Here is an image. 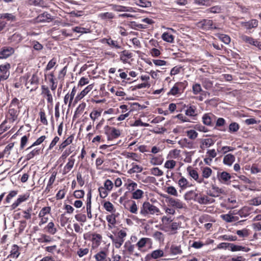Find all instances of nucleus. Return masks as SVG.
<instances>
[{"label": "nucleus", "instance_id": "nucleus-1", "mask_svg": "<svg viewBox=\"0 0 261 261\" xmlns=\"http://www.w3.org/2000/svg\"><path fill=\"white\" fill-rule=\"evenodd\" d=\"M139 214L142 217L149 218L151 216L161 215V212L156 206L148 201H145L140 207Z\"/></svg>", "mask_w": 261, "mask_h": 261}, {"label": "nucleus", "instance_id": "nucleus-2", "mask_svg": "<svg viewBox=\"0 0 261 261\" xmlns=\"http://www.w3.org/2000/svg\"><path fill=\"white\" fill-rule=\"evenodd\" d=\"M25 86L27 89H30V91H35L38 87L39 77L36 73L32 75L31 77L25 82Z\"/></svg>", "mask_w": 261, "mask_h": 261}, {"label": "nucleus", "instance_id": "nucleus-3", "mask_svg": "<svg viewBox=\"0 0 261 261\" xmlns=\"http://www.w3.org/2000/svg\"><path fill=\"white\" fill-rule=\"evenodd\" d=\"M105 130L107 135L110 134L108 138L109 140L117 138L121 135L119 129L113 127H110L108 125L105 127Z\"/></svg>", "mask_w": 261, "mask_h": 261}, {"label": "nucleus", "instance_id": "nucleus-4", "mask_svg": "<svg viewBox=\"0 0 261 261\" xmlns=\"http://www.w3.org/2000/svg\"><path fill=\"white\" fill-rule=\"evenodd\" d=\"M19 113V107L11 108L9 107L7 118L10 122H14L18 118Z\"/></svg>", "mask_w": 261, "mask_h": 261}, {"label": "nucleus", "instance_id": "nucleus-5", "mask_svg": "<svg viewBox=\"0 0 261 261\" xmlns=\"http://www.w3.org/2000/svg\"><path fill=\"white\" fill-rule=\"evenodd\" d=\"M15 49L10 46H5L0 50V59H6L14 54Z\"/></svg>", "mask_w": 261, "mask_h": 261}, {"label": "nucleus", "instance_id": "nucleus-6", "mask_svg": "<svg viewBox=\"0 0 261 261\" xmlns=\"http://www.w3.org/2000/svg\"><path fill=\"white\" fill-rule=\"evenodd\" d=\"M240 38L245 43L254 45L261 49V41H257L251 37L245 35H242L240 36Z\"/></svg>", "mask_w": 261, "mask_h": 261}, {"label": "nucleus", "instance_id": "nucleus-7", "mask_svg": "<svg viewBox=\"0 0 261 261\" xmlns=\"http://www.w3.org/2000/svg\"><path fill=\"white\" fill-rule=\"evenodd\" d=\"M216 27H213V34L217 37L220 41L223 42L226 44H228L230 42V37L226 34H222L220 32H215L217 29H219Z\"/></svg>", "mask_w": 261, "mask_h": 261}, {"label": "nucleus", "instance_id": "nucleus-8", "mask_svg": "<svg viewBox=\"0 0 261 261\" xmlns=\"http://www.w3.org/2000/svg\"><path fill=\"white\" fill-rule=\"evenodd\" d=\"M41 94L43 97L46 98L47 103L52 105L53 98L49 88L45 85L41 86Z\"/></svg>", "mask_w": 261, "mask_h": 261}, {"label": "nucleus", "instance_id": "nucleus-9", "mask_svg": "<svg viewBox=\"0 0 261 261\" xmlns=\"http://www.w3.org/2000/svg\"><path fill=\"white\" fill-rule=\"evenodd\" d=\"M29 198V194H28V193L19 195L17 199L10 206L11 210H13L15 209L21 203L27 201Z\"/></svg>", "mask_w": 261, "mask_h": 261}, {"label": "nucleus", "instance_id": "nucleus-10", "mask_svg": "<svg viewBox=\"0 0 261 261\" xmlns=\"http://www.w3.org/2000/svg\"><path fill=\"white\" fill-rule=\"evenodd\" d=\"M102 43H106L110 47L113 49H122L121 43L117 40H114L111 38H104L102 39Z\"/></svg>", "mask_w": 261, "mask_h": 261}, {"label": "nucleus", "instance_id": "nucleus-11", "mask_svg": "<svg viewBox=\"0 0 261 261\" xmlns=\"http://www.w3.org/2000/svg\"><path fill=\"white\" fill-rule=\"evenodd\" d=\"M10 64L9 63L0 65V72L1 73L0 78L6 80L9 77L10 75Z\"/></svg>", "mask_w": 261, "mask_h": 261}, {"label": "nucleus", "instance_id": "nucleus-12", "mask_svg": "<svg viewBox=\"0 0 261 261\" xmlns=\"http://www.w3.org/2000/svg\"><path fill=\"white\" fill-rule=\"evenodd\" d=\"M240 24L246 30H251L257 27L258 21L257 19H252L248 21H242Z\"/></svg>", "mask_w": 261, "mask_h": 261}, {"label": "nucleus", "instance_id": "nucleus-13", "mask_svg": "<svg viewBox=\"0 0 261 261\" xmlns=\"http://www.w3.org/2000/svg\"><path fill=\"white\" fill-rule=\"evenodd\" d=\"M152 244V241L151 239L148 238H142L137 243L136 246L138 247V249L140 251L142 249L147 245L151 246Z\"/></svg>", "mask_w": 261, "mask_h": 261}, {"label": "nucleus", "instance_id": "nucleus-14", "mask_svg": "<svg viewBox=\"0 0 261 261\" xmlns=\"http://www.w3.org/2000/svg\"><path fill=\"white\" fill-rule=\"evenodd\" d=\"M197 201L201 204H207L212 202V194L207 193L206 195H201L197 198Z\"/></svg>", "mask_w": 261, "mask_h": 261}, {"label": "nucleus", "instance_id": "nucleus-15", "mask_svg": "<svg viewBox=\"0 0 261 261\" xmlns=\"http://www.w3.org/2000/svg\"><path fill=\"white\" fill-rule=\"evenodd\" d=\"M53 20L51 15L47 12H44L38 15L35 19L36 22H50Z\"/></svg>", "mask_w": 261, "mask_h": 261}, {"label": "nucleus", "instance_id": "nucleus-16", "mask_svg": "<svg viewBox=\"0 0 261 261\" xmlns=\"http://www.w3.org/2000/svg\"><path fill=\"white\" fill-rule=\"evenodd\" d=\"M75 162V159L73 155H71L68 159V162L64 166L63 170V174L65 175L68 173L73 167Z\"/></svg>", "mask_w": 261, "mask_h": 261}, {"label": "nucleus", "instance_id": "nucleus-17", "mask_svg": "<svg viewBox=\"0 0 261 261\" xmlns=\"http://www.w3.org/2000/svg\"><path fill=\"white\" fill-rule=\"evenodd\" d=\"M93 85L91 84L87 86L80 93L78 94L75 97L74 101L76 102L84 98L93 88Z\"/></svg>", "mask_w": 261, "mask_h": 261}, {"label": "nucleus", "instance_id": "nucleus-18", "mask_svg": "<svg viewBox=\"0 0 261 261\" xmlns=\"http://www.w3.org/2000/svg\"><path fill=\"white\" fill-rule=\"evenodd\" d=\"M20 254L19 247L14 244L12 246L10 254L8 256L7 258L11 257L13 258H17Z\"/></svg>", "mask_w": 261, "mask_h": 261}, {"label": "nucleus", "instance_id": "nucleus-19", "mask_svg": "<svg viewBox=\"0 0 261 261\" xmlns=\"http://www.w3.org/2000/svg\"><path fill=\"white\" fill-rule=\"evenodd\" d=\"M217 177L221 182L226 183L231 178V176L229 173L225 171L222 172H218Z\"/></svg>", "mask_w": 261, "mask_h": 261}, {"label": "nucleus", "instance_id": "nucleus-20", "mask_svg": "<svg viewBox=\"0 0 261 261\" xmlns=\"http://www.w3.org/2000/svg\"><path fill=\"white\" fill-rule=\"evenodd\" d=\"M101 240L102 236L101 234L98 233L92 234L91 241L92 247L94 248L99 246L101 243Z\"/></svg>", "mask_w": 261, "mask_h": 261}, {"label": "nucleus", "instance_id": "nucleus-21", "mask_svg": "<svg viewBox=\"0 0 261 261\" xmlns=\"http://www.w3.org/2000/svg\"><path fill=\"white\" fill-rule=\"evenodd\" d=\"M96 261H111L110 257H107L106 252L101 251L94 255Z\"/></svg>", "mask_w": 261, "mask_h": 261}, {"label": "nucleus", "instance_id": "nucleus-22", "mask_svg": "<svg viewBox=\"0 0 261 261\" xmlns=\"http://www.w3.org/2000/svg\"><path fill=\"white\" fill-rule=\"evenodd\" d=\"M168 202L171 206L177 208L184 207V203L179 199L170 198L169 199Z\"/></svg>", "mask_w": 261, "mask_h": 261}, {"label": "nucleus", "instance_id": "nucleus-23", "mask_svg": "<svg viewBox=\"0 0 261 261\" xmlns=\"http://www.w3.org/2000/svg\"><path fill=\"white\" fill-rule=\"evenodd\" d=\"M132 57L133 55L132 53H129L128 50H124L121 53L120 59L123 63H126L128 62V59Z\"/></svg>", "mask_w": 261, "mask_h": 261}, {"label": "nucleus", "instance_id": "nucleus-24", "mask_svg": "<svg viewBox=\"0 0 261 261\" xmlns=\"http://www.w3.org/2000/svg\"><path fill=\"white\" fill-rule=\"evenodd\" d=\"M235 161V156L232 154H227L224 156L223 160L224 164L231 166Z\"/></svg>", "mask_w": 261, "mask_h": 261}, {"label": "nucleus", "instance_id": "nucleus-25", "mask_svg": "<svg viewBox=\"0 0 261 261\" xmlns=\"http://www.w3.org/2000/svg\"><path fill=\"white\" fill-rule=\"evenodd\" d=\"M113 9L117 12H133V9L132 7H125L120 5H113Z\"/></svg>", "mask_w": 261, "mask_h": 261}, {"label": "nucleus", "instance_id": "nucleus-26", "mask_svg": "<svg viewBox=\"0 0 261 261\" xmlns=\"http://www.w3.org/2000/svg\"><path fill=\"white\" fill-rule=\"evenodd\" d=\"M132 167L127 171V173L129 174H132L135 173H140L143 171V168L138 165L133 163L131 164Z\"/></svg>", "mask_w": 261, "mask_h": 261}, {"label": "nucleus", "instance_id": "nucleus-27", "mask_svg": "<svg viewBox=\"0 0 261 261\" xmlns=\"http://www.w3.org/2000/svg\"><path fill=\"white\" fill-rule=\"evenodd\" d=\"M110 238L111 239L113 245L117 249L120 248L124 241V240H121L117 237H114L112 235L110 236Z\"/></svg>", "mask_w": 261, "mask_h": 261}, {"label": "nucleus", "instance_id": "nucleus-28", "mask_svg": "<svg viewBox=\"0 0 261 261\" xmlns=\"http://www.w3.org/2000/svg\"><path fill=\"white\" fill-rule=\"evenodd\" d=\"M231 251H243L246 252H248L250 249L248 247H243L242 246L236 245L230 243V250Z\"/></svg>", "mask_w": 261, "mask_h": 261}, {"label": "nucleus", "instance_id": "nucleus-29", "mask_svg": "<svg viewBox=\"0 0 261 261\" xmlns=\"http://www.w3.org/2000/svg\"><path fill=\"white\" fill-rule=\"evenodd\" d=\"M164 161L162 155L159 156H152L150 158V163L152 165H161Z\"/></svg>", "mask_w": 261, "mask_h": 261}, {"label": "nucleus", "instance_id": "nucleus-30", "mask_svg": "<svg viewBox=\"0 0 261 261\" xmlns=\"http://www.w3.org/2000/svg\"><path fill=\"white\" fill-rule=\"evenodd\" d=\"M56 175H57L56 172L54 171L52 173L51 175L50 176V177L49 179L47 186L45 188V192H49L50 189L52 188V185L53 184V183L54 182V181L55 180Z\"/></svg>", "mask_w": 261, "mask_h": 261}, {"label": "nucleus", "instance_id": "nucleus-31", "mask_svg": "<svg viewBox=\"0 0 261 261\" xmlns=\"http://www.w3.org/2000/svg\"><path fill=\"white\" fill-rule=\"evenodd\" d=\"M73 139V135H70L60 145L59 149L63 150L65 149L68 145L72 143Z\"/></svg>", "mask_w": 261, "mask_h": 261}, {"label": "nucleus", "instance_id": "nucleus-32", "mask_svg": "<svg viewBox=\"0 0 261 261\" xmlns=\"http://www.w3.org/2000/svg\"><path fill=\"white\" fill-rule=\"evenodd\" d=\"M124 251L129 254L133 253L135 249V245L132 244L129 241H126L124 245Z\"/></svg>", "mask_w": 261, "mask_h": 261}, {"label": "nucleus", "instance_id": "nucleus-33", "mask_svg": "<svg viewBox=\"0 0 261 261\" xmlns=\"http://www.w3.org/2000/svg\"><path fill=\"white\" fill-rule=\"evenodd\" d=\"M127 182L126 185V187L128 192H132V193L136 191L135 189L137 187V184L133 181H132L130 179H127Z\"/></svg>", "mask_w": 261, "mask_h": 261}, {"label": "nucleus", "instance_id": "nucleus-34", "mask_svg": "<svg viewBox=\"0 0 261 261\" xmlns=\"http://www.w3.org/2000/svg\"><path fill=\"white\" fill-rule=\"evenodd\" d=\"M40 153V149L38 148H35L33 150H31L25 156V160L27 161H29L31 159H33L36 155H38Z\"/></svg>", "mask_w": 261, "mask_h": 261}, {"label": "nucleus", "instance_id": "nucleus-35", "mask_svg": "<svg viewBox=\"0 0 261 261\" xmlns=\"http://www.w3.org/2000/svg\"><path fill=\"white\" fill-rule=\"evenodd\" d=\"M181 85V83H176L168 93V95H175L180 93L179 86Z\"/></svg>", "mask_w": 261, "mask_h": 261}, {"label": "nucleus", "instance_id": "nucleus-36", "mask_svg": "<svg viewBox=\"0 0 261 261\" xmlns=\"http://www.w3.org/2000/svg\"><path fill=\"white\" fill-rule=\"evenodd\" d=\"M178 185L182 190L185 189L187 187H190L189 181L183 176H181L178 180Z\"/></svg>", "mask_w": 261, "mask_h": 261}, {"label": "nucleus", "instance_id": "nucleus-37", "mask_svg": "<svg viewBox=\"0 0 261 261\" xmlns=\"http://www.w3.org/2000/svg\"><path fill=\"white\" fill-rule=\"evenodd\" d=\"M89 249L88 248H82L79 247L76 254L79 256V257H82L89 253Z\"/></svg>", "mask_w": 261, "mask_h": 261}, {"label": "nucleus", "instance_id": "nucleus-38", "mask_svg": "<svg viewBox=\"0 0 261 261\" xmlns=\"http://www.w3.org/2000/svg\"><path fill=\"white\" fill-rule=\"evenodd\" d=\"M143 194L144 192L142 190L137 189L132 193L131 198L136 200L140 199L143 197Z\"/></svg>", "mask_w": 261, "mask_h": 261}, {"label": "nucleus", "instance_id": "nucleus-39", "mask_svg": "<svg viewBox=\"0 0 261 261\" xmlns=\"http://www.w3.org/2000/svg\"><path fill=\"white\" fill-rule=\"evenodd\" d=\"M170 252L173 255L181 254L182 251L180 245H172L170 247Z\"/></svg>", "mask_w": 261, "mask_h": 261}, {"label": "nucleus", "instance_id": "nucleus-40", "mask_svg": "<svg viewBox=\"0 0 261 261\" xmlns=\"http://www.w3.org/2000/svg\"><path fill=\"white\" fill-rule=\"evenodd\" d=\"M30 4L33 5L35 6H38L40 7H47V4L44 0H30Z\"/></svg>", "mask_w": 261, "mask_h": 261}, {"label": "nucleus", "instance_id": "nucleus-41", "mask_svg": "<svg viewBox=\"0 0 261 261\" xmlns=\"http://www.w3.org/2000/svg\"><path fill=\"white\" fill-rule=\"evenodd\" d=\"M162 39L169 43H173L174 42V36L168 32H165L162 34Z\"/></svg>", "mask_w": 261, "mask_h": 261}, {"label": "nucleus", "instance_id": "nucleus-42", "mask_svg": "<svg viewBox=\"0 0 261 261\" xmlns=\"http://www.w3.org/2000/svg\"><path fill=\"white\" fill-rule=\"evenodd\" d=\"M98 17L101 19H111L114 17V15L112 12H105L98 14Z\"/></svg>", "mask_w": 261, "mask_h": 261}, {"label": "nucleus", "instance_id": "nucleus-43", "mask_svg": "<svg viewBox=\"0 0 261 261\" xmlns=\"http://www.w3.org/2000/svg\"><path fill=\"white\" fill-rule=\"evenodd\" d=\"M221 217L227 222H232L238 220L237 216H233L229 214L222 215Z\"/></svg>", "mask_w": 261, "mask_h": 261}, {"label": "nucleus", "instance_id": "nucleus-44", "mask_svg": "<svg viewBox=\"0 0 261 261\" xmlns=\"http://www.w3.org/2000/svg\"><path fill=\"white\" fill-rule=\"evenodd\" d=\"M212 145V139L206 138L202 140L201 148L203 149L210 147Z\"/></svg>", "mask_w": 261, "mask_h": 261}, {"label": "nucleus", "instance_id": "nucleus-45", "mask_svg": "<svg viewBox=\"0 0 261 261\" xmlns=\"http://www.w3.org/2000/svg\"><path fill=\"white\" fill-rule=\"evenodd\" d=\"M103 206L104 208L108 212L113 213L115 211V209L113 204L110 201H106L104 202Z\"/></svg>", "mask_w": 261, "mask_h": 261}, {"label": "nucleus", "instance_id": "nucleus-46", "mask_svg": "<svg viewBox=\"0 0 261 261\" xmlns=\"http://www.w3.org/2000/svg\"><path fill=\"white\" fill-rule=\"evenodd\" d=\"M151 256L153 259H158L164 256V251L161 249H157L151 253Z\"/></svg>", "mask_w": 261, "mask_h": 261}, {"label": "nucleus", "instance_id": "nucleus-47", "mask_svg": "<svg viewBox=\"0 0 261 261\" xmlns=\"http://www.w3.org/2000/svg\"><path fill=\"white\" fill-rule=\"evenodd\" d=\"M136 5L142 7H149L151 6V2L146 0H135Z\"/></svg>", "mask_w": 261, "mask_h": 261}, {"label": "nucleus", "instance_id": "nucleus-48", "mask_svg": "<svg viewBox=\"0 0 261 261\" xmlns=\"http://www.w3.org/2000/svg\"><path fill=\"white\" fill-rule=\"evenodd\" d=\"M186 115L189 116H195L197 115L196 107L194 106L189 107L186 111Z\"/></svg>", "mask_w": 261, "mask_h": 261}, {"label": "nucleus", "instance_id": "nucleus-49", "mask_svg": "<svg viewBox=\"0 0 261 261\" xmlns=\"http://www.w3.org/2000/svg\"><path fill=\"white\" fill-rule=\"evenodd\" d=\"M74 150V147L70 146L68 148H66L63 152L61 158L63 160L65 159L70 153H71Z\"/></svg>", "mask_w": 261, "mask_h": 261}, {"label": "nucleus", "instance_id": "nucleus-50", "mask_svg": "<svg viewBox=\"0 0 261 261\" xmlns=\"http://www.w3.org/2000/svg\"><path fill=\"white\" fill-rule=\"evenodd\" d=\"M46 139L45 136H42L40 137H39L38 139L36 140L35 142H34L31 146L27 148L26 150H29L31 149L33 147L37 145H39L41 144Z\"/></svg>", "mask_w": 261, "mask_h": 261}, {"label": "nucleus", "instance_id": "nucleus-51", "mask_svg": "<svg viewBox=\"0 0 261 261\" xmlns=\"http://www.w3.org/2000/svg\"><path fill=\"white\" fill-rule=\"evenodd\" d=\"M46 228L47 231L51 234H55L57 231V228L55 227V224L53 222H49Z\"/></svg>", "mask_w": 261, "mask_h": 261}, {"label": "nucleus", "instance_id": "nucleus-52", "mask_svg": "<svg viewBox=\"0 0 261 261\" xmlns=\"http://www.w3.org/2000/svg\"><path fill=\"white\" fill-rule=\"evenodd\" d=\"M236 233L241 238H246L249 235V231L246 228H244L241 230H238L236 231Z\"/></svg>", "mask_w": 261, "mask_h": 261}, {"label": "nucleus", "instance_id": "nucleus-53", "mask_svg": "<svg viewBox=\"0 0 261 261\" xmlns=\"http://www.w3.org/2000/svg\"><path fill=\"white\" fill-rule=\"evenodd\" d=\"M131 28L135 30L145 29L147 28V25L146 24L137 23L135 21H132L131 22Z\"/></svg>", "mask_w": 261, "mask_h": 261}, {"label": "nucleus", "instance_id": "nucleus-54", "mask_svg": "<svg viewBox=\"0 0 261 261\" xmlns=\"http://www.w3.org/2000/svg\"><path fill=\"white\" fill-rule=\"evenodd\" d=\"M128 210L132 214H137L138 213V207L135 201H131Z\"/></svg>", "mask_w": 261, "mask_h": 261}, {"label": "nucleus", "instance_id": "nucleus-55", "mask_svg": "<svg viewBox=\"0 0 261 261\" xmlns=\"http://www.w3.org/2000/svg\"><path fill=\"white\" fill-rule=\"evenodd\" d=\"M0 19H6L10 21H15L16 19L15 16L10 13H4L0 14Z\"/></svg>", "mask_w": 261, "mask_h": 261}, {"label": "nucleus", "instance_id": "nucleus-56", "mask_svg": "<svg viewBox=\"0 0 261 261\" xmlns=\"http://www.w3.org/2000/svg\"><path fill=\"white\" fill-rule=\"evenodd\" d=\"M187 171L191 177L197 180L198 179V174L196 170L192 169L191 167H188Z\"/></svg>", "mask_w": 261, "mask_h": 261}, {"label": "nucleus", "instance_id": "nucleus-57", "mask_svg": "<svg viewBox=\"0 0 261 261\" xmlns=\"http://www.w3.org/2000/svg\"><path fill=\"white\" fill-rule=\"evenodd\" d=\"M51 208L49 206H45L43 207L39 213V217H43L46 216L47 214H49L50 212Z\"/></svg>", "mask_w": 261, "mask_h": 261}, {"label": "nucleus", "instance_id": "nucleus-58", "mask_svg": "<svg viewBox=\"0 0 261 261\" xmlns=\"http://www.w3.org/2000/svg\"><path fill=\"white\" fill-rule=\"evenodd\" d=\"M224 190L213 186V197H219L222 194H224Z\"/></svg>", "mask_w": 261, "mask_h": 261}, {"label": "nucleus", "instance_id": "nucleus-59", "mask_svg": "<svg viewBox=\"0 0 261 261\" xmlns=\"http://www.w3.org/2000/svg\"><path fill=\"white\" fill-rule=\"evenodd\" d=\"M17 191L13 190L10 191L5 199V202L7 203H9L12 198L15 197L17 195Z\"/></svg>", "mask_w": 261, "mask_h": 261}, {"label": "nucleus", "instance_id": "nucleus-60", "mask_svg": "<svg viewBox=\"0 0 261 261\" xmlns=\"http://www.w3.org/2000/svg\"><path fill=\"white\" fill-rule=\"evenodd\" d=\"M29 136L30 134H29L28 135H24L21 137L20 144V148L21 149H23L24 147L26 146L29 140Z\"/></svg>", "mask_w": 261, "mask_h": 261}, {"label": "nucleus", "instance_id": "nucleus-61", "mask_svg": "<svg viewBox=\"0 0 261 261\" xmlns=\"http://www.w3.org/2000/svg\"><path fill=\"white\" fill-rule=\"evenodd\" d=\"M72 31L74 32L81 34H85L89 32V30L85 28L80 27H75L72 29Z\"/></svg>", "mask_w": 261, "mask_h": 261}, {"label": "nucleus", "instance_id": "nucleus-62", "mask_svg": "<svg viewBox=\"0 0 261 261\" xmlns=\"http://www.w3.org/2000/svg\"><path fill=\"white\" fill-rule=\"evenodd\" d=\"M114 186L113 182L110 179H107L104 182L105 189H107L108 191H111Z\"/></svg>", "mask_w": 261, "mask_h": 261}, {"label": "nucleus", "instance_id": "nucleus-63", "mask_svg": "<svg viewBox=\"0 0 261 261\" xmlns=\"http://www.w3.org/2000/svg\"><path fill=\"white\" fill-rule=\"evenodd\" d=\"M32 211V207H29L27 210L23 211L22 217L26 220H29L31 218V212Z\"/></svg>", "mask_w": 261, "mask_h": 261}, {"label": "nucleus", "instance_id": "nucleus-64", "mask_svg": "<svg viewBox=\"0 0 261 261\" xmlns=\"http://www.w3.org/2000/svg\"><path fill=\"white\" fill-rule=\"evenodd\" d=\"M98 191L99 193V196L101 198H106L108 195V192H110L105 189L103 187H99L98 188Z\"/></svg>", "mask_w": 261, "mask_h": 261}]
</instances>
